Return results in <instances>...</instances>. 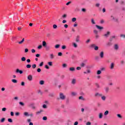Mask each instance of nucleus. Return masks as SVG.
<instances>
[{
    "instance_id": "nucleus-58",
    "label": "nucleus",
    "mask_w": 125,
    "mask_h": 125,
    "mask_svg": "<svg viewBox=\"0 0 125 125\" xmlns=\"http://www.w3.org/2000/svg\"><path fill=\"white\" fill-rule=\"evenodd\" d=\"M58 55V56H62V55H63V54L62 53V52H59Z\"/></svg>"
},
{
    "instance_id": "nucleus-51",
    "label": "nucleus",
    "mask_w": 125,
    "mask_h": 125,
    "mask_svg": "<svg viewBox=\"0 0 125 125\" xmlns=\"http://www.w3.org/2000/svg\"><path fill=\"white\" fill-rule=\"evenodd\" d=\"M37 72H38V73H41V72H42V69L41 68H38L37 69Z\"/></svg>"
},
{
    "instance_id": "nucleus-46",
    "label": "nucleus",
    "mask_w": 125,
    "mask_h": 125,
    "mask_svg": "<svg viewBox=\"0 0 125 125\" xmlns=\"http://www.w3.org/2000/svg\"><path fill=\"white\" fill-rule=\"evenodd\" d=\"M72 22H76V21H77V18H72Z\"/></svg>"
},
{
    "instance_id": "nucleus-42",
    "label": "nucleus",
    "mask_w": 125,
    "mask_h": 125,
    "mask_svg": "<svg viewBox=\"0 0 125 125\" xmlns=\"http://www.w3.org/2000/svg\"><path fill=\"white\" fill-rule=\"evenodd\" d=\"M122 56L124 57L125 56V50H124L122 53Z\"/></svg>"
},
{
    "instance_id": "nucleus-1",
    "label": "nucleus",
    "mask_w": 125,
    "mask_h": 125,
    "mask_svg": "<svg viewBox=\"0 0 125 125\" xmlns=\"http://www.w3.org/2000/svg\"><path fill=\"white\" fill-rule=\"evenodd\" d=\"M60 99H62V100H64V99H65V98H66V97H65L64 94H63L62 93H60Z\"/></svg>"
},
{
    "instance_id": "nucleus-2",
    "label": "nucleus",
    "mask_w": 125,
    "mask_h": 125,
    "mask_svg": "<svg viewBox=\"0 0 125 125\" xmlns=\"http://www.w3.org/2000/svg\"><path fill=\"white\" fill-rule=\"evenodd\" d=\"M16 74H20L21 75V74L23 73V70H20L19 68H17L16 70Z\"/></svg>"
},
{
    "instance_id": "nucleus-24",
    "label": "nucleus",
    "mask_w": 125,
    "mask_h": 125,
    "mask_svg": "<svg viewBox=\"0 0 125 125\" xmlns=\"http://www.w3.org/2000/svg\"><path fill=\"white\" fill-rule=\"evenodd\" d=\"M72 84H76V79H73L71 81Z\"/></svg>"
},
{
    "instance_id": "nucleus-30",
    "label": "nucleus",
    "mask_w": 125,
    "mask_h": 125,
    "mask_svg": "<svg viewBox=\"0 0 125 125\" xmlns=\"http://www.w3.org/2000/svg\"><path fill=\"white\" fill-rule=\"evenodd\" d=\"M26 67L27 69H30L31 67H32V65L31 64H28L26 65Z\"/></svg>"
},
{
    "instance_id": "nucleus-41",
    "label": "nucleus",
    "mask_w": 125,
    "mask_h": 125,
    "mask_svg": "<svg viewBox=\"0 0 125 125\" xmlns=\"http://www.w3.org/2000/svg\"><path fill=\"white\" fill-rule=\"evenodd\" d=\"M102 99L104 101H105L106 100V97L105 96H103L102 97Z\"/></svg>"
},
{
    "instance_id": "nucleus-52",
    "label": "nucleus",
    "mask_w": 125,
    "mask_h": 125,
    "mask_svg": "<svg viewBox=\"0 0 125 125\" xmlns=\"http://www.w3.org/2000/svg\"><path fill=\"white\" fill-rule=\"evenodd\" d=\"M48 64L49 65V66H52V65H53L52 62H48Z\"/></svg>"
},
{
    "instance_id": "nucleus-23",
    "label": "nucleus",
    "mask_w": 125,
    "mask_h": 125,
    "mask_svg": "<svg viewBox=\"0 0 125 125\" xmlns=\"http://www.w3.org/2000/svg\"><path fill=\"white\" fill-rule=\"evenodd\" d=\"M19 104L21 106H22V107H24L25 106V104L22 102H20Z\"/></svg>"
},
{
    "instance_id": "nucleus-53",
    "label": "nucleus",
    "mask_w": 125,
    "mask_h": 125,
    "mask_svg": "<svg viewBox=\"0 0 125 125\" xmlns=\"http://www.w3.org/2000/svg\"><path fill=\"white\" fill-rule=\"evenodd\" d=\"M42 45H40L38 46V49H42Z\"/></svg>"
},
{
    "instance_id": "nucleus-60",
    "label": "nucleus",
    "mask_w": 125,
    "mask_h": 125,
    "mask_svg": "<svg viewBox=\"0 0 125 125\" xmlns=\"http://www.w3.org/2000/svg\"><path fill=\"white\" fill-rule=\"evenodd\" d=\"M66 45H62V49H66Z\"/></svg>"
},
{
    "instance_id": "nucleus-55",
    "label": "nucleus",
    "mask_w": 125,
    "mask_h": 125,
    "mask_svg": "<svg viewBox=\"0 0 125 125\" xmlns=\"http://www.w3.org/2000/svg\"><path fill=\"white\" fill-rule=\"evenodd\" d=\"M20 112H17L15 113V115L17 116V117H18V116H20Z\"/></svg>"
},
{
    "instance_id": "nucleus-40",
    "label": "nucleus",
    "mask_w": 125,
    "mask_h": 125,
    "mask_svg": "<svg viewBox=\"0 0 125 125\" xmlns=\"http://www.w3.org/2000/svg\"><path fill=\"white\" fill-rule=\"evenodd\" d=\"M42 108H43V109H46L47 108V105H46L45 104H44L42 105Z\"/></svg>"
},
{
    "instance_id": "nucleus-38",
    "label": "nucleus",
    "mask_w": 125,
    "mask_h": 125,
    "mask_svg": "<svg viewBox=\"0 0 125 125\" xmlns=\"http://www.w3.org/2000/svg\"><path fill=\"white\" fill-rule=\"evenodd\" d=\"M32 67L33 69H36V68H37V64H34L32 65Z\"/></svg>"
},
{
    "instance_id": "nucleus-39",
    "label": "nucleus",
    "mask_w": 125,
    "mask_h": 125,
    "mask_svg": "<svg viewBox=\"0 0 125 125\" xmlns=\"http://www.w3.org/2000/svg\"><path fill=\"white\" fill-rule=\"evenodd\" d=\"M62 68H67V63H63Z\"/></svg>"
},
{
    "instance_id": "nucleus-20",
    "label": "nucleus",
    "mask_w": 125,
    "mask_h": 125,
    "mask_svg": "<svg viewBox=\"0 0 125 125\" xmlns=\"http://www.w3.org/2000/svg\"><path fill=\"white\" fill-rule=\"evenodd\" d=\"M79 100H82L83 101H84L85 99L83 98V96H80L79 97Z\"/></svg>"
},
{
    "instance_id": "nucleus-8",
    "label": "nucleus",
    "mask_w": 125,
    "mask_h": 125,
    "mask_svg": "<svg viewBox=\"0 0 125 125\" xmlns=\"http://www.w3.org/2000/svg\"><path fill=\"white\" fill-rule=\"evenodd\" d=\"M110 34H111V32H110L109 31H108L106 34H104V36L105 38H108L110 36Z\"/></svg>"
},
{
    "instance_id": "nucleus-7",
    "label": "nucleus",
    "mask_w": 125,
    "mask_h": 125,
    "mask_svg": "<svg viewBox=\"0 0 125 125\" xmlns=\"http://www.w3.org/2000/svg\"><path fill=\"white\" fill-rule=\"evenodd\" d=\"M75 42H80V35H77L75 38Z\"/></svg>"
},
{
    "instance_id": "nucleus-6",
    "label": "nucleus",
    "mask_w": 125,
    "mask_h": 125,
    "mask_svg": "<svg viewBox=\"0 0 125 125\" xmlns=\"http://www.w3.org/2000/svg\"><path fill=\"white\" fill-rule=\"evenodd\" d=\"M114 67H115V63L111 62L110 66V69H111V70H113V69H114Z\"/></svg>"
},
{
    "instance_id": "nucleus-54",
    "label": "nucleus",
    "mask_w": 125,
    "mask_h": 125,
    "mask_svg": "<svg viewBox=\"0 0 125 125\" xmlns=\"http://www.w3.org/2000/svg\"><path fill=\"white\" fill-rule=\"evenodd\" d=\"M53 29H57V25H56V24H54V25H53Z\"/></svg>"
},
{
    "instance_id": "nucleus-47",
    "label": "nucleus",
    "mask_w": 125,
    "mask_h": 125,
    "mask_svg": "<svg viewBox=\"0 0 125 125\" xmlns=\"http://www.w3.org/2000/svg\"><path fill=\"white\" fill-rule=\"evenodd\" d=\"M95 44H92L90 45V47H91V48H94L95 47Z\"/></svg>"
},
{
    "instance_id": "nucleus-26",
    "label": "nucleus",
    "mask_w": 125,
    "mask_h": 125,
    "mask_svg": "<svg viewBox=\"0 0 125 125\" xmlns=\"http://www.w3.org/2000/svg\"><path fill=\"white\" fill-rule=\"evenodd\" d=\"M21 61H22V62H25V61H26V58L25 57H21Z\"/></svg>"
},
{
    "instance_id": "nucleus-63",
    "label": "nucleus",
    "mask_w": 125,
    "mask_h": 125,
    "mask_svg": "<svg viewBox=\"0 0 125 125\" xmlns=\"http://www.w3.org/2000/svg\"><path fill=\"white\" fill-rule=\"evenodd\" d=\"M2 112H5V111H6V108H5V107L2 108Z\"/></svg>"
},
{
    "instance_id": "nucleus-57",
    "label": "nucleus",
    "mask_w": 125,
    "mask_h": 125,
    "mask_svg": "<svg viewBox=\"0 0 125 125\" xmlns=\"http://www.w3.org/2000/svg\"><path fill=\"white\" fill-rule=\"evenodd\" d=\"M91 23L92 24H96L95 21H94V20L93 19H91Z\"/></svg>"
},
{
    "instance_id": "nucleus-56",
    "label": "nucleus",
    "mask_w": 125,
    "mask_h": 125,
    "mask_svg": "<svg viewBox=\"0 0 125 125\" xmlns=\"http://www.w3.org/2000/svg\"><path fill=\"white\" fill-rule=\"evenodd\" d=\"M95 6H96V7H99L100 6V3H96V4H95Z\"/></svg>"
},
{
    "instance_id": "nucleus-28",
    "label": "nucleus",
    "mask_w": 125,
    "mask_h": 125,
    "mask_svg": "<svg viewBox=\"0 0 125 125\" xmlns=\"http://www.w3.org/2000/svg\"><path fill=\"white\" fill-rule=\"evenodd\" d=\"M5 122V118H2L0 120V123H4Z\"/></svg>"
},
{
    "instance_id": "nucleus-4",
    "label": "nucleus",
    "mask_w": 125,
    "mask_h": 125,
    "mask_svg": "<svg viewBox=\"0 0 125 125\" xmlns=\"http://www.w3.org/2000/svg\"><path fill=\"white\" fill-rule=\"evenodd\" d=\"M104 90L106 93H108L109 92V90H110V87H109V86H105L104 87Z\"/></svg>"
},
{
    "instance_id": "nucleus-25",
    "label": "nucleus",
    "mask_w": 125,
    "mask_h": 125,
    "mask_svg": "<svg viewBox=\"0 0 125 125\" xmlns=\"http://www.w3.org/2000/svg\"><path fill=\"white\" fill-rule=\"evenodd\" d=\"M80 66L82 67V68H83V67H85V63H84V62H82L80 64Z\"/></svg>"
},
{
    "instance_id": "nucleus-33",
    "label": "nucleus",
    "mask_w": 125,
    "mask_h": 125,
    "mask_svg": "<svg viewBox=\"0 0 125 125\" xmlns=\"http://www.w3.org/2000/svg\"><path fill=\"white\" fill-rule=\"evenodd\" d=\"M12 82L14 83H17V80H16V79H13V80H12Z\"/></svg>"
},
{
    "instance_id": "nucleus-64",
    "label": "nucleus",
    "mask_w": 125,
    "mask_h": 125,
    "mask_svg": "<svg viewBox=\"0 0 125 125\" xmlns=\"http://www.w3.org/2000/svg\"><path fill=\"white\" fill-rule=\"evenodd\" d=\"M86 125H91V123L88 122L86 123Z\"/></svg>"
},
{
    "instance_id": "nucleus-48",
    "label": "nucleus",
    "mask_w": 125,
    "mask_h": 125,
    "mask_svg": "<svg viewBox=\"0 0 125 125\" xmlns=\"http://www.w3.org/2000/svg\"><path fill=\"white\" fill-rule=\"evenodd\" d=\"M14 40H17V37L15 36H13L12 37V40L14 41Z\"/></svg>"
},
{
    "instance_id": "nucleus-59",
    "label": "nucleus",
    "mask_w": 125,
    "mask_h": 125,
    "mask_svg": "<svg viewBox=\"0 0 125 125\" xmlns=\"http://www.w3.org/2000/svg\"><path fill=\"white\" fill-rule=\"evenodd\" d=\"M82 11L83 12H86V9L85 8H82Z\"/></svg>"
},
{
    "instance_id": "nucleus-37",
    "label": "nucleus",
    "mask_w": 125,
    "mask_h": 125,
    "mask_svg": "<svg viewBox=\"0 0 125 125\" xmlns=\"http://www.w3.org/2000/svg\"><path fill=\"white\" fill-rule=\"evenodd\" d=\"M8 122H9V123H13V121L12 120V119L8 118Z\"/></svg>"
},
{
    "instance_id": "nucleus-5",
    "label": "nucleus",
    "mask_w": 125,
    "mask_h": 125,
    "mask_svg": "<svg viewBox=\"0 0 125 125\" xmlns=\"http://www.w3.org/2000/svg\"><path fill=\"white\" fill-rule=\"evenodd\" d=\"M114 39H116V36H111L109 39V42H113V41H114Z\"/></svg>"
},
{
    "instance_id": "nucleus-45",
    "label": "nucleus",
    "mask_w": 125,
    "mask_h": 125,
    "mask_svg": "<svg viewBox=\"0 0 125 125\" xmlns=\"http://www.w3.org/2000/svg\"><path fill=\"white\" fill-rule=\"evenodd\" d=\"M43 66V62H42L39 64V67H42Z\"/></svg>"
},
{
    "instance_id": "nucleus-12",
    "label": "nucleus",
    "mask_w": 125,
    "mask_h": 125,
    "mask_svg": "<svg viewBox=\"0 0 125 125\" xmlns=\"http://www.w3.org/2000/svg\"><path fill=\"white\" fill-rule=\"evenodd\" d=\"M69 71H70V72H75V71H76V68L70 67L69 68Z\"/></svg>"
},
{
    "instance_id": "nucleus-50",
    "label": "nucleus",
    "mask_w": 125,
    "mask_h": 125,
    "mask_svg": "<svg viewBox=\"0 0 125 125\" xmlns=\"http://www.w3.org/2000/svg\"><path fill=\"white\" fill-rule=\"evenodd\" d=\"M94 33L95 35H98V31H97L96 30H94Z\"/></svg>"
},
{
    "instance_id": "nucleus-13",
    "label": "nucleus",
    "mask_w": 125,
    "mask_h": 125,
    "mask_svg": "<svg viewBox=\"0 0 125 125\" xmlns=\"http://www.w3.org/2000/svg\"><path fill=\"white\" fill-rule=\"evenodd\" d=\"M71 95L72 96H77V95H78V93L76 92H72Z\"/></svg>"
},
{
    "instance_id": "nucleus-10",
    "label": "nucleus",
    "mask_w": 125,
    "mask_h": 125,
    "mask_svg": "<svg viewBox=\"0 0 125 125\" xmlns=\"http://www.w3.org/2000/svg\"><path fill=\"white\" fill-rule=\"evenodd\" d=\"M106 45H107V46H111L113 45V43L109 41V42L107 43Z\"/></svg>"
},
{
    "instance_id": "nucleus-17",
    "label": "nucleus",
    "mask_w": 125,
    "mask_h": 125,
    "mask_svg": "<svg viewBox=\"0 0 125 125\" xmlns=\"http://www.w3.org/2000/svg\"><path fill=\"white\" fill-rule=\"evenodd\" d=\"M24 42H25V38H23L21 42H18V43H19V44H22Z\"/></svg>"
},
{
    "instance_id": "nucleus-3",
    "label": "nucleus",
    "mask_w": 125,
    "mask_h": 125,
    "mask_svg": "<svg viewBox=\"0 0 125 125\" xmlns=\"http://www.w3.org/2000/svg\"><path fill=\"white\" fill-rule=\"evenodd\" d=\"M95 26L96 27L97 29H98V30H100V31H101V30H103V29H104V27L99 26L98 25H96Z\"/></svg>"
},
{
    "instance_id": "nucleus-31",
    "label": "nucleus",
    "mask_w": 125,
    "mask_h": 125,
    "mask_svg": "<svg viewBox=\"0 0 125 125\" xmlns=\"http://www.w3.org/2000/svg\"><path fill=\"white\" fill-rule=\"evenodd\" d=\"M102 71L101 70H99L97 71V75H101Z\"/></svg>"
},
{
    "instance_id": "nucleus-35",
    "label": "nucleus",
    "mask_w": 125,
    "mask_h": 125,
    "mask_svg": "<svg viewBox=\"0 0 125 125\" xmlns=\"http://www.w3.org/2000/svg\"><path fill=\"white\" fill-rule=\"evenodd\" d=\"M23 115L25 116L26 117H28L29 116V113L25 112L24 113Z\"/></svg>"
},
{
    "instance_id": "nucleus-61",
    "label": "nucleus",
    "mask_w": 125,
    "mask_h": 125,
    "mask_svg": "<svg viewBox=\"0 0 125 125\" xmlns=\"http://www.w3.org/2000/svg\"><path fill=\"white\" fill-rule=\"evenodd\" d=\"M98 48H99V47L98 46H95L94 47L95 50H98Z\"/></svg>"
},
{
    "instance_id": "nucleus-11",
    "label": "nucleus",
    "mask_w": 125,
    "mask_h": 125,
    "mask_svg": "<svg viewBox=\"0 0 125 125\" xmlns=\"http://www.w3.org/2000/svg\"><path fill=\"white\" fill-rule=\"evenodd\" d=\"M100 56L101 58H103V57H104V52L103 51L101 52L100 53Z\"/></svg>"
},
{
    "instance_id": "nucleus-34",
    "label": "nucleus",
    "mask_w": 125,
    "mask_h": 125,
    "mask_svg": "<svg viewBox=\"0 0 125 125\" xmlns=\"http://www.w3.org/2000/svg\"><path fill=\"white\" fill-rule=\"evenodd\" d=\"M108 114H109V111H108V110H106L104 113V116H107V115H108Z\"/></svg>"
},
{
    "instance_id": "nucleus-29",
    "label": "nucleus",
    "mask_w": 125,
    "mask_h": 125,
    "mask_svg": "<svg viewBox=\"0 0 125 125\" xmlns=\"http://www.w3.org/2000/svg\"><path fill=\"white\" fill-rule=\"evenodd\" d=\"M107 79L108 80V81H110L111 79H112V76L108 75L107 76Z\"/></svg>"
},
{
    "instance_id": "nucleus-19",
    "label": "nucleus",
    "mask_w": 125,
    "mask_h": 125,
    "mask_svg": "<svg viewBox=\"0 0 125 125\" xmlns=\"http://www.w3.org/2000/svg\"><path fill=\"white\" fill-rule=\"evenodd\" d=\"M42 46H43V47H45L47 46L46 42H45V41H43L42 42Z\"/></svg>"
},
{
    "instance_id": "nucleus-49",
    "label": "nucleus",
    "mask_w": 125,
    "mask_h": 125,
    "mask_svg": "<svg viewBox=\"0 0 125 125\" xmlns=\"http://www.w3.org/2000/svg\"><path fill=\"white\" fill-rule=\"evenodd\" d=\"M43 121H46L47 120V117L46 116H44L42 118Z\"/></svg>"
},
{
    "instance_id": "nucleus-36",
    "label": "nucleus",
    "mask_w": 125,
    "mask_h": 125,
    "mask_svg": "<svg viewBox=\"0 0 125 125\" xmlns=\"http://www.w3.org/2000/svg\"><path fill=\"white\" fill-rule=\"evenodd\" d=\"M117 116L118 118H119V119H122L123 118V116H122V115L120 114H117Z\"/></svg>"
},
{
    "instance_id": "nucleus-27",
    "label": "nucleus",
    "mask_w": 125,
    "mask_h": 125,
    "mask_svg": "<svg viewBox=\"0 0 125 125\" xmlns=\"http://www.w3.org/2000/svg\"><path fill=\"white\" fill-rule=\"evenodd\" d=\"M45 48L47 51H48V50H49V49H50V46H46V47H45Z\"/></svg>"
},
{
    "instance_id": "nucleus-43",
    "label": "nucleus",
    "mask_w": 125,
    "mask_h": 125,
    "mask_svg": "<svg viewBox=\"0 0 125 125\" xmlns=\"http://www.w3.org/2000/svg\"><path fill=\"white\" fill-rule=\"evenodd\" d=\"M55 48H59L60 47V44H56L55 45Z\"/></svg>"
},
{
    "instance_id": "nucleus-32",
    "label": "nucleus",
    "mask_w": 125,
    "mask_h": 125,
    "mask_svg": "<svg viewBox=\"0 0 125 125\" xmlns=\"http://www.w3.org/2000/svg\"><path fill=\"white\" fill-rule=\"evenodd\" d=\"M42 112H43V110H40V111L37 112L36 114L37 115H40V114H41V113H42Z\"/></svg>"
},
{
    "instance_id": "nucleus-21",
    "label": "nucleus",
    "mask_w": 125,
    "mask_h": 125,
    "mask_svg": "<svg viewBox=\"0 0 125 125\" xmlns=\"http://www.w3.org/2000/svg\"><path fill=\"white\" fill-rule=\"evenodd\" d=\"M99 119H102V118H103V113H99Z\"/></svg>"
},
{
    "instance_id": "nucleus-62",
    "label": "nucleus",
    "mask_w": 125,
    "mask_h": 125,
    "mask_svg": "<svg viewBox=\"0 0 125 125\" xmlns=\"http://www.w3.org/2000/svg\"><path fill=\"white\" fill-rule=\"evenodd\" d=\"M105 67H102V68H101V69H100V70L101 71V72L102 71H105Z\"/></svg>"
},
{
    "instance_id": "nucleus-22",
    "label": "nucleus",
    "mask_w": 125,
    "mask_h": 125,
    "mask_svg": "<svg viewBox=\"0 0 125 125\" xmlns=\"http://www.w3.org/2000/svg\"><path fill=\"white\" fill-rule=\"evenodd\" d=\"M72 45L75 48H77L78 47V44H77L75 42L72 43Z\"/></svg>"
},
{
    "instance_id": "nucleus-14",
    "label": "nucleus",
    "mask_w": 125,
    "mask_h": 125,
    "mask_svg": "<svg viewBox=\"0 0 125 125\" xmlns=\"http://www.w3.org/2000/svg\"><path fill=\"white\" fill-rule=\"evenodd\" d=\"M98 96H102V94H100L98 92H97L95 94V97H97Z\"/></svg>"
},
{
    "instance_id": "nucleus-16",
    "label": "nucleus",
    "mask_w": 125,
    "mask_h": 125,
    "mask_svg": "<svg viewBox=\"0 0 125 125\" xmlns=\"http://www.w3.org/2000/svg\"><path fill=\"white\" fill-rule=\"evenodd\" d=\"M114 49L115 50H118V49H119V45H118L117 44L114 45Z\"/></svg>"
},
{
    "instance_id": "nucleus-44",
    "label": "nucleus",
    "mask_w": 125,
    "mask_h": 125,
    "mask_svg": "<svg viewBox=\"0 0 125 125\" xmlns=\"http://www.w3.org/2000/svg\"><path fill=\"white\" fill-rule=\"evenodd\" d=\"M120 38H123V39H125V34H121Z\"/></svg>"
},
{
    "instance_id": "nucleus-15",
    "label": "nucleus",
    "mask_w": 125,
    "mask_h": 125,
    "mask_svg": "<svg viewBox=\"0 0 125 125\" xmlns=\"http://www.w3.org/2000/svg\"><path fill=\"white\" fill-rule=\"evenodd\" d=\"M48 95L50 97H54V92L50 93Z\"/></svg>"
},
{
    "instance_id": "nucleus-18",
    "label": "nucleus",
    "mask_w": 125,
    "mask_h": 125,
    "mask_svg": "<svg viewBox=\"0 0 125 125\" xmlns=\"http://www.w3.org/2000/svg\"><path fill=\"white\" fill-rule=\"evenodd\" d=\"M39 83L40 84H41V85H42L43 84H44V81L43 80H41L39 82Z\"/></svg>"
},
{
    "instance_id": "nucleus-9",
    "label": "nucleus",
    "mask_w": 125,
    "mask_h": 125,
    "mask_svg": "<svg viewBox=\"0 0 125 125\" xmlns=\"http://www.w3.org/2000/svg\"><path fill=\"white\" fill-rule=\"evenodd\" d=\"M27 79L28 81H33V76L32 75H29L27 77Z\"/></svg>"
}]
</instances>
